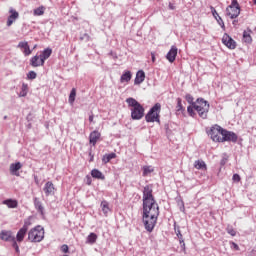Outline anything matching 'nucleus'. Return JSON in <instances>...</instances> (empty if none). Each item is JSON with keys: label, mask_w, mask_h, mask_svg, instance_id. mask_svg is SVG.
I'll use <instances>...</instances> for the list:
<instances>
[{"label": "nucleus", "mask_w": 256, "mask_h": 256, "mask_svg": "<svg viewBox=\"0 0 256 256\" xmlns=\"http://www.w3.org/2000/svg\"><path fill=\"white\" fill-rule=\"evenodd\" d=\"M27 79H31V80L37 79V73L35 71L28 72Z\"/></svg>", "instance_id": "obj_35"}, {"label": "nucleus", "mask_w": 256, "mask_h": 256, "mask_svg": "<svg viewBox=\"0 0 256 256\" xmlns=\"http://www.w3.org/2000/svg\"><path fill=\"white\" fill-rule=\"evenodd\" d=\"M238 140H239V136H237L235 132L229 131L225 128L224 130H222V137H221L220 143H225V142L237 143Z\"/></svg>", "instance_id": "obj_8"}, {"label": "nucleus", "mask_w": 256, "mask_h": 256, "mask_svg": "<svg viewBox=\"0 0 256 256\" xmlns=\"http://www.w3.org/2000/svg\"><path fill=\"white\" fill-rule=\"evenodd\" d=\"M152 61L155 63V53H151Z\"/></svg>", "instance_id": "obj_51"}, {"label": "nucleus", "mask_w": 256, "mask_h": 256, "mask_svg": "<svg viewBox=\"0 0 256 256\" xmlns=\"http://www.w3.org/2000/svg\"><path fill=\"white\" fill-rule=\"evenodd\" d=\"M193 109H195L193 105L187 107L188 115H190V117H195V111Z\"/></svg>", "instance_id": "obj_36"}, {"label": "nucleus", "mask_w": 256, "mask_h": 256, "mask_svg": "<svg viewBox=\"0 0 256 256\" xmlns=\"http://www.w3.org/2000/svg\"><path fill=\"white\" fill-rule=\"evenodd\" d=\"M166 135H171V129H169V125H165Z\"/></svg>", "instance_id": "obj_46"}, {"label": "nucleus", "mask_w": 256, "mask_h": 256, "mask_svg": "<svg viewBox=\"0 0 256 256\" xmlns=\"http://www.w3.org/2000/svg\"><path fill=\"white\" fill-rule=\"evenodd\" d=\"M87 185H91V180H88Z\"/></svg>", "instance_id": "obj_52"}, {"label": "nucleus", "mask_w": 256, "mask_h": 256, "mask_svg": "<svg viewBox=\"0 0 256 256\" xmlns=\"http://www.w3.org/2000/svg\"><path fill=\"white\" fill-rule=\"evenodd\" d=\"M132 77H133V74H131V71H125L120 77V82L129 83Z\"/></svg>", "instance_id": "obj_23"}, {"label": "nucleus", "mask_w": 256, "mask_h": 256, "mask_svg": "<svg viewBox=\"0 0 256 256\" xmlns=\"http://www.w3.org/2000/svg\"><path fill=\"white\" fill-rule=\"evenodd\" d=\"M222 43L225 45L228 49H237V42L234 41L229 34L225 33L222 37Z\"/></svg>", "instance_id": "obj_11"}, {"label": "nucleus", "mask_w": 256, "mask_h": 256, "mask_svg": "<svg viewBox=\"0 0 256 256\" xmlns=\"http://www.w3.org/2000/svg\"><path fill=\"white\" fill-rule=\"evenodd\" d=\"M2 204L6 205L8 209H17V207H19V202L13 199L4 200Z\"/></svg>", "instance_id": "obj_21"}, {"label": "nucleus", "mask_w": 256, "mask_h": 256, "mask_svg": "<svg viewBox=\"0 0 256 256\" xmlns=\"http://www.w3.org/2000/svg\"><path fill=\"white\" fill-rule=\"evenodd\" d=\"M43 239H45V228L43 226L38 225L29 230L28 241L30 243H41Z\"/></svg>", "instance_id": "obj_4"}, {"label": "nucleus", "mask_w": 256, "mask_h": 256, "mask_svg": "<svg viewBox=\"0 0 256 256\" xmlns=\"http://www.w3.org/2000/svg\"><path fill=\"white\" fill-rule=\"evenodd\" d=\"M185 100L187 103H189V105H192L201 119H207V115L209 114V109L211 107L209 101L205 100L204 98H197L195 101V98H193L191 94H186Z\"/></svg>", "instance_id": "obj_2"}, {"label": "nucleus", "mask_w": 256, "mask_h": 256, "mask_svg": "<svg viewBox=\"0 0 256 256\" xmlns=\"http://www.w3.org/2000/svg\"><path fill=\"white\" fill-rule=\"evenodd\" d=\"M237 23H239V20H237V19H234L233 22H232V24L234 25V27H235V25H237Z\"/></svg>", "instance_id": "obj_49"}, {"label": "nucleus", "mask_w": 256, "mask_h": 256, "mask_svg": "<svg viewBox=\"0 0 256 256\" xmlns=\"http://www.w3.org/2000/svg\"><path fill=\"white\" fill-rule=\"evenodd\" d=\"M168 8L170 9V11H175L176 7L175 4L169 2Z\"/></svg>", "instance_id": "obj_43"}, {"label": "nucleus", "mask_w": 256, "mask_h": 256, "mask_svg": "<svg viewBox=\"0 0 256 256\" xmlns=\"http://www.w3.org/2000/svg\"><path fill=\"white\" fill-rule=\"evenodd\" d=\"M159 219V204L153 197V188L147 185L143 190V223L146 231L151 233Z\"/></svg>", "instance_id": "obj_1"}, {"label": "nucleus", "mask_w": 256, "mask_h": 256, "mask_svg": "<svg viewBox=\"0 0 256 256\" xmlns=\"http://www.w3.org/2000/svg\"><path fill=\"white\" fill-rule=\"evenodd\" d=\"M61 251L62 253H69V246L67 244L62 245Z\"/></svg>", "instance_id": "obj_41"}, {"label": "nucleus", "mask_w": 256, "mask_h": 256, "mask_svg": "<svg viewBox=\"0 0 256 256\" xmlns=\"http://www.w3.org/2000/svg\"><path fill=\"white\" fill-rule=\"evenodd\" d=\"M126 103L128 104V107H131V118L133 121H139L143 119L145 116V108L139 101H137L135 98H127Z\"/></svg>", "instance_id": "obj_3"}, {"label": "nucleus", "mask_w": 256, "mask_h": 256, "mask_svg": "<svg viewBox=\"0 0 256 256\" xmlns=\"http://www.w3.org/2000/svg\"><path fill=\"white\" fill-rule=\"evenodd\" d=\"M159 113H161V103H156L146 114L145 119L147 123H160Z\"/></svg>", "instance_id": "obj_5"}, {"label": "nucleus", "mask_w": 256, "mask_h": 256, "mask_svg": "<svg viewBox=\"0 0 256 256\" xmlns=\"http://www.w3.org/2000/svg\"><path fill=\"white\" fill-rule=\"evenodd\" d=\"M81 41H89V34L85 33L83 36L80 37Z\"/></svg>", "instance_id": "obj_42"}, {"label": "nucleus", "mask_w": 256, "mask_h": 256, "mask_svg": "<svg viewBox=\"0 0 256 256\" xmlns=\"http://www.w3.org/2000/svg\"><path fill=\"white\" fill-rule=\"evenodd\" d=\"M194 167L196 169H204V170L207 169V165H205V161L195 162Z\"/></svg>", "instance_id": "obj_31"}, {"label": "nucleus", "mask_w": 256, "mask_h": 256, "mask_svg": "<svg viewBox=\"0 0 256 256\" xmlns=\"http://www.w3.org/2000/svg\"><path fill=\"white\" fill-rule=\"evenodd\" d=\"M19 49H24V55L27 57L31 55L32 51L31 48L29 47V43L24 41V42H19L18 44Z\"/></svg>", "instance_id": "obj_19"}, {"label": "nucleus", "mask_w": 256, "mask_h": 256, "mask_svg": "<svg viewBox=\"0 0 256 256\" xmlns=\"http://www.w3.org/2000/svg\"><path fill=\"white\" fill-rule=\"evenodd\" d=\"M30 65L32 67H43L45 63L42 62V58L40 56H33L30 60Z\"/></svg>", "instance_id": "obj_18"}, {"label": "nucleus", "mask_w": 256, "mask_h": 256, "mask_svg": "<svg viewBox=\"0 0 256 256\" xmlns=\"http://www.w3.org/2000/svg\"><path fill=\"white\" fill-rule=\"evenodd\" d=\"M176 235H177V237H178V239H179V243H183V234H181V230H177L176 231Z\"/></svg>", "instance_id": "obj_39"}, {"label": "nucleus", "mask_w": 256, "mask_h": 256, "mask_svg": "<svg viewBox=\"0 0 256 256\" xmlns=\"http://www.w3.org/2000/svg\"><path fill=\"white\" fill-rule=\"evenodd\" d=\"M21 167H23L21 162L12 163L10 165V173H11V175H15L16 177H19V169H21Z\"/></svg>", "instance_id": "obj_17"}, {"label": "nucleus", "mask_w": 256, "mask_h": 256, "mask_svg": "<svg viewBox=\"0 0 256 256\" xmlns=\"http://www.w3.org/2000/svg\"><path fill=\"white\" fill-rule=\"evenodd\" d=\"M101 139V132L98 130H94L89 135V143L92 145V147H95L97 145V141Z\"/></svg>", "instance_id": "obj_12"}, {"label": "nucleus", "mask_w": 256, "mask_h": 256, "mask_svg": "<svg viewBox=\"0 0 256 256\" xmlns=\"http://www.w3.org/2000/svg\"><path fill=\"white\" fill-rule=\"evenodd\" d=\"M177 111H183V104L181 98H177Z\"/></svg>", "instance_id": "obj_37"}, {"label": "nucleus", "mask_w": 256, "mask_h": 256, "mask_svg": "<svg viewBox=\"0 0 256 256\" xmlns=\"http://www.w3.org/2000/svg\"><path fill=\"white\" fill-rule=\"evenodd\" d=\"M243 41L244 43H253V38L251 37V34H249V32H243Z\"/></svg>", "instance_id": "obj_27"}, {"label": "nucleus", "mask_w": 256, "mask_h": 256, "mask_svg": "<svg viewBox=\"0 0 256 256\" xmlns=\"http://www.w3.org/2000/svg\"><path fill=\"white\" fill-rule=\"evenodd\" d=\"M28 129H31V124H28Z\"/></svg>", "instance_id": "obj_53"}, {"label": "nucleus", "mask_w": 256, "mask_h": 256, "mask_svg": "<svg viewBox=\"0 0 256 256\" xmlns=\"http://www.w3.org/2000/svg\"><path fill=\"white\" fill-rule=\"evenodd\" d=\"M93 119H94V116H93V114H92V115L89 116V121H90V123H93Z\"/></svg>", "instance_id": "obj_50"}, {"label": "nucleus", "mask_w": 256, "mask_h": 256, "mask_svg": "<svg viewBox=\"0 0 256 256\" xmlns=\"http://www.w3.org/2000/svg\"><path fill=\"white\" fill-rule=\"evenodd\" d=\"M27 121L30 122V121H33V114L29 113L26 117Z\"/></svg>", "instance_id": "obj_45"}, {"label": "nucleus", "mask_w": 256, "mask_h": 256, "mask_svg": "<svg viewBox=\"0 0 256 256\" xmlns=\"http://www.w3.org/2000/svg\"><path fill=\"white\" fill-rule=\"evenodd\" d=\"M224 128L221 127L219 124H215L211 126L210 130L207 132L209 137L214 141V143H221V136H223Z\"/></svg>", "instance_id": "obj_7"}, {"label": "nucleus", "mask_w": 256, "mask_h": 256, "mask_svg": "<svg viewBox=\"0 0 256 256\" xmlns=\"http://www.w3.org/2000/svg\"><path fill=\"white\" fill-rule=\"evenodd\" d=\"M75 97H77V89L72 88L68 99L70 105H73L75 103Z\"/></svg>", "instance_id": "obj_26"}, {"label": "nucleus", "mask_w": 256, "mask_h": 256, "mask_svg": "<svg viewBox=\"0 0 256 256\" xmlns=\"http://www.w3.org/2000/svg\"><path fill=\"white\" fill-rule=\"evenodd\" d=\"M97 242V234L95 233H90L87 237V243H90L91 245H93V243Z\"/></svg>", "instance_id": "obj_28"}, {"label": "nucleus", "mask_w": 256, "mask_h": 256, "mask_svg": "<svg viewBox=\"0 0 256 256\" xmlns=\"http://www.w3.org/2000/svg\"><path fill=\"white\" fill-rule=\"evenodd\" d=\"M45 14V7L41 6L34 10V15L41 16Z\"/></svg>", "instance_id": "obj_32"}, {"label": "nucleus", "mask_w": 256, "mask_h": 256, "mask_svg": "<svg viewBox=\"0 0 256 256\" xmlns=\"http://www.w3.org/2000/svg\"><path fill=\"white\" fill-rule=\"evenodd\" d=\"M179 243H180V247H181L182 251L185 253V251H186L185 240H183V242H179Z\"/></svg>", "instance_id": "obj_44"}, {"label": "nucleus", "mask_w": 256, "mask_h": 256, "mask_svg": "<svg viewBox=\"0 0 256 256\" xmlns=\"http://www.w3.org/2000/svg\"><path fill=\"white\" fill-rule=\"evenodd\" d=\"M11 15L8 17L7 20V27H11L13 25V23H15L16 19H19V12H17L16 10H10Z\"/></svg>", "instance_id": "obj_16"}, {"label": "nucleus", "mask_w": 256, "mask_h": 256, "mask_svg": "<svg viewBox=\"0 0 256 256\" xmlns=\"http://www.w3.org/2000/svg\"><path fill=\"white\" fill-rule=\"evenodd\" d=\"M210 11H211L213 17L216 19L218 25H220L221 29H223V31H225V22H223V18H221V16H219V13H217V10L215 9V7L210 6Z\"/></svg>", "instance_id": "obj_14"}, {"label": "nucleus", "mask_w": 256, "mask_h": 256, "mask_svg": "<svg viewBox=\"0 0 256 256\" xmlns=\"http://www.w3.org/2000/svg\"><path fill=\"white\" fill-rule=\"evenodd\" d=\"M228 159H229V156L226 153H224L222 161H227Z\"/></svg>", "instance_id": "obj_47"}, {"label": "nucleus", "mask_w": 256, "mask_h": 256, "mask_svg": "<svg viewBox=\"0 0 256 256\" xmlns=\"http://www.w3.org/2000/svg\"><path fill=\"white\" fill-rule=\"evenodd\" d=\"M101 209H102L104 215H107L109 213V211H111V208H109V202H107V200H103L101 202Z\"/></svg>", "instance_id": "obj_25"}, {"label": "nucleus", "mask_w": 256, "mask_h": 256, "mask_svg": "<svg viewBox=\"0 0 256 256\" xmlns=\"http://www.w3.org/2000/svg\"><path fill=\"white\" fill-rule=\"evenodd\" d=\"M232 245L236 251H239V245L237 243L233 242Z\"/></svg>", "instance_id": "obj_48"}, {"label": "nucleus", "mask_w": 256, "mask_h": 256, "mask_svg": "<svg viewBox=\"0 0 256 256\" xmlns=\"http://www.w3.org/2000/svg\"><path fill=\"white\" fill-rule=\"evenodd\" d=\"M53 50L51 48H46L43 50L42 54H40V59H42V63H45L47 59L51 57Z\"/></svg>", "instance_id": "obj_22"}, {"label": "nucleus", "mask_w": 256, "mask_h": 256, "mask_svg": "<svg viewBox=\"0 0 256 256\" xmlns=\"http://www.w3.org/2000/svg\"><path fill=\"white\" fill-rule=\"evenodd\" d=\"M143 81H145V71L139 70L136 73V78L134 80V85H141V83H143Z\"/></svg>", "instance_id": "obj_20"}, {"label": "nucleus", "mask_w": 256, "mask_h": 256, "mask_svg": "<svg viewBox=\"0 0 256 256\" xmlns=\"http://www.w3.org/2000/svg\"><path fill=\"white\" fill-rule=\"evenodd\" d=\"M29 225H31V222H25L23 227L17 232L16 240L18 243H23L25 235H27V231H29Z\"/></svg>", "instance_id": "obj_10"}, {"label": "nucleus", "mask_w": 256, "mask_h": 256, "mask_svg": "<svg viewBox=\"0 0 256 256\" xmlns=\"http://www.w3.org/2000/svg\"><path fill=\"white\" fill-rule=\"evenodd\" d=\"M177 46H172L171 49L166 54V59L169 63H175V59H177Z\"/></svg>", "instance_id": "obj_15"}, {"label": "nucleus", "mask_w": 256, "mask_h": 256, "mask_svg": "<svg viewBox=\"0 0 256 256\" xmlns=\"http://www.w3.org/2000/svg\"><path fill=\"white\" fill-rule=\"evenodd\" d=\"M226 15L230 19H237L241 15V7L237 0H232L231 5L226 8Z\"/></svg>", "instance_id": "obj_6"}, {"label": "nucleus", "mask_w": 256, "mask_h": 256, "mask_svg": "<svg viewBox=\"0 0 256 256\" xmlns=\"http://www.w3.org/2000/svg\"><path fill=\"white\" fill-rule=\"evenodd\" d=\"M149 173H153V167L151 166H145L143 168V176L147 177V175H149Z\"/></svg>", "instance_id": "obj_34"}, {"label": "nucleus", "mask_w": 256, "mask_h": 256, "mask_svg": "<svg viewBox=\"0 0 256 256\" xmlns=\"http://www.w3.org/2000/svg\"><path fill=\"white\" fill-rule=\"evenodd\" d=\"M29 91V86L26 83L22 84V92L20 93V97H27V93Z\"/></svg>", "instance_id": "obj_30"}, {"label": "nucleus", "mask_w": 256, "mask_h": 256, "mask_svg": "<svg viewBox=\"0 0 256 256\" xmlns=\"http://www.w3.org/2000/svg\"><path fill=\"white\" fill-rule=\"evenodd\" d=\"M91 176L94 179H100L101 181H105V175H103V173L101 171H99L98 169H93L91 171Z\"/></svg>", "instance_id": "obj_24"}, {"label": "nucleus", "mask_w": 256, "mask_h": 256, "mask_svg": "<svg viewBox=\"0 0 256 256\" xmlns=\"http://www.w3.org/2000/svg\"><path fill=\"white\" fill-rule=\"evenodd\" d=\"M34 205H35L36 209H38V211L40 213H43V209L44 208H43V205H41V202L39 201V199L35 198Z\"/></svg>", "instance_id": "obj_33"}, {"label": "nucleus", "mask_w": 256, "mask_h": 256, "mask_svg": "<svg viewBox=\"0 0 256 256\" xmlns=\"http://www.w3.org/2000/svg\"><path fill=\"white\" fill-rule=\"evenodd\" d=\"M254 5H256V0H254Z\"/></svg>", "instance_id": "obj_54"}, {"label": "nucleus", "mask_w": 256, "mask_h": 256, "mask_svg": "<svg viewBox=\"0 0 256 256\" xmlns=\"http://www.w3.org/2000/svg\"><path fill=\"white\" fill-rule=\"evenodd\" d=\"M0 239H2V241H12L13 247L15 248L16 253H19V245H17V241H15V237H13V233L11 231L3 230L0 233Z\"/></svg>", "instance_id": "obj_9"}, {"label": "nucleus", "mask_w": 256, "mask_h": 256, "mask_svg": "<svg viewBox=\"0 0 256 256\" xmlns=\"http://www.w3.org/2000/svg\"><path fill=\"white\" fill-rule=\"evenodd\" d=\"M227 233L232 237H235V235H237V231H235V229L233 228H227Z\"/></svg>", "instance_id": "obj_38"}, {"label": "nucleus", "mask_w": 256, "mask_h": 256, "mask_svg": "<svg viewBox=\"0 0 256 256\" xmlns=\"http://www.w3.org/2000/svg\"><path fill=\"white\" fill-rule=\"evenodd\" d=\"M232 179L235 183H239V181H241V176H239V174H234Z\"/></svg>", "instance_id": "obj_40"}, {"label": "nucleus", "mask_w": 256, "mask_h": 256, "mask_svg": "<svg viewBox=\"0 0 256 256\" xmlns=\"http://www.w3.org/2000/svg\"><path fill=\"white\" fill-rule=\"evenodd\" d=\"M43 191H44L46 197H49V195H55V191H57V189L55 188V184H53V182L48 181L45 184Z\"/></svg>", "instance_id": "obj_13"}, {"label": "nucleus", "mask_w": 256, "mask_h": 256, "mask_svg": "<svg viewBox=\"0 0 256 256\" xmlns=\"http://www.w3.org/2000/svg\"><path fill=\"white\" fill-rule=\"evenodd\" d=\"M115 157H117V154L115 152L105 154L102 158V161H111V159H115Z\"/></svg>", "instance_id": "obj_29"}]
</instances>
